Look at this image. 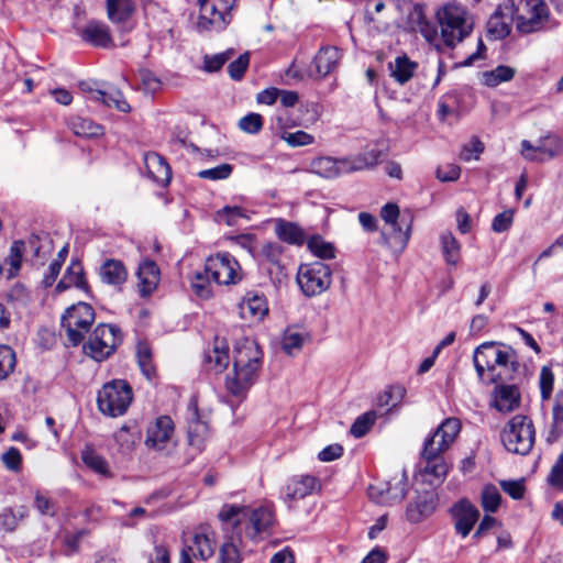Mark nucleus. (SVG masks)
<instances>
[{
	"mask_svg": "<svg viewBox=\"0 0 563 563\" xmlns=\"http://www.w3.org/2000/svg\"><path fill=\"white\" fill-rule=\"evenodd\" d=\"M263 352L253 339L236 342L233 351V372L225 379V388L239 400L245 399L247 391L256 382L262 367Z\"/></svg>",
	"mask_w": 563,
	"mask_h": 563,
	"instance_id": "f257e3e1",
	"label": "nucleus"
},
{
	"mask_svg": "<svg viewBox=\"0 0 563 563\" xmlns=\"http://www.w3.org/2000/svg\"><path fill=\"white\" fill-rule=\"evenodd\" d=\"M473 363L478 379L486 384L510 379L519 366L511 346L493 341L484 342L475 349Z\"/></svg>",
	"mask_w": 563,
	"mask_h": 563,
	"instance_id": "f03ea898",
	"label": "nucleus"
},
{
	"mask_svg": "<svg viewBox=\"0 0 563 563\" xmlns=\"http://www.w3.org/2000/svg\"><path fill=\"white\" fill-rule=\"evenodd\" d=\"M223 522L231 523L239 541H242V530L239 528L245 522V538L258 540L262 534H269L276 523L275 511L272 506L265 505L257 508L247 506L224 505L219 512Z\"/></svg>",
	"mask_w": 563,
	"mask_h": 563,
	"instance_id": "7ed1b4c3",
	"label": "nucleus"
},
{
	"mask_svg": "<svg viewBox=\"0 0 563 563\" xmlns=\"http://www.w3.org/2000/svg\"><path fill=\"white\" fill-rule=\"evenodd\" d=\"M460 431L461 421L453 417L446 418L435 429L433 434L424 441L422 451V461L424 463L422 471L424 474L437 479L445 477L449 466L442 454L452 445Z\"/></svg>",
	"mask_w": 563,
	"mask_h": 563,
	"instance_id": "20e7f679",
	"label": "nucleus"
},
{
	"mask_svg": "<svg viewBox=\"0 0 563 563\" xmlns=\"http://www.w3.org/2000/svg\"><path fill=\"white\" fill-rule=\"evenodd\" d=\"M443 42L454 47L471 34L474 27L473 16L459 4H446L438 12Z\"/></svg>",
	"mask_w": 563,
	"mask_h": 563,
	"instance_id": "39448f33",
	"label": "nucleus"
},
{
	"mask_svg": "<svg viewBox=\"0 0 563 563\" xmlns=\"http://www.w3.org/2000/svg\"><path fill=\"white\" fill-rule=\"evenodd\" d=\"M95 318V310L87 302L79 301L65 310L60 317V331L71 346L82 343Z\"/></svg>",
	"mask_w": 563,
	"mask_h": 563,
	"instance_id": "423d86ee",
	"label": "nucleus"
},
{
	"mask_svg": "<svg viewBox=\"0 0 563 563\" xmlns=\"http://www.w3.org/2000/svg\"><path fill=\"white\" fill-rule=\"evenodd\" d=\"M501 442L508 452L528 454L536 441V429L532 420L523 415L514 416L504 427Z\"/></svg>",
	"mask_w": 563,
	"mask_h": 563,
	"instance_id": "0eeeda50",
	"label": "nucleus"
},
{
	"mask_svg": "<svg viewBox=\"0 0 563 563\" xmlns=\"http://www.w3.org/2000/svg\"><path fill=\"white\" fill-rule=\"evenodd\" d=\"M133 399V391L128 382L113 379L106 383L97 395V406L108 417L123 416Z\"/></svg>",
	"mask_w": 563,
	"mask_h": 563,
	"instance_id": "6e6552de",
	"label": "nucleus"
},
{
	"mask_svg": "<svg viewBox=\"0 0 563 563\" xmlns=\"http://www.w3.org/2000/svg\"><path fill=\"white\" fill-rule=\"evenodd\" d=\"M380 217L389 225L388 232H382L383 243L393 252L401 253L409 242L412 220L406 222L402 218L399 222V207L393 202H388L382 208Z\"/></svg>",
	"mask_w": 563,
	"mask_h": 563,
	"instance_id": "1a4fd4ad",
	"label": "nucleus"
},
{
	"mask_svg": "<svg viewBox=\"0 0 563 563\" xmlns=\"http://www.w3.org/2000/svg\"><path fill=\"white\" fill-rule=\"evenodd\" d=\"M123 341V334L114 324H98L84 344L85 353L97 362H102L112 355Z\"/></svg>",
	"mask_w": 563,
	"mask_h": 563,
	"instance_id": "9d476101",
	"label": "nucleus"
},
{
	"mask_svg": "<svg viewBox=\"0 0 563 563\" xmlns=\"http://www.w3.org/2000/svg\"><path fill=\"white\" fill-rule=\"evenodd\" d=\"M197 4L199 7L197 30L199 32L222 31L232 20L235 0H205Z\"/></svg>",
	"mask_w": 563,
	"mask_h": 563,
	"instance_id": "9b49d317",
	"label": "nucleus"
},
{
	"mask_svg": "<svg viewBox=\"0 0 563 563\" xmlns=\"http://www.w3.org/2000/svg\"><path fill=\"white\" fill-rule=\"evenodd\" d=\"M516 27L520 33L529 34L556 26L550 19L543 0H525L515 15Z\"/></svg>",
	"mask_w": 563,
	"mask_h": 563,
	"instance_id": "f8f14e48",
	"label": "nucleus"
},
{
	"mask_svg": "<svg viewBox=\"0 0 563 563\" xmlns=\"http://www.w3.org/2000/svg\"><path fill=\"white\" fill-rule=\"evenodd\" d=\"M332 283V271L328 264L312 262L301 264L297 273V284L307 297L321 295Z\"/></svg>",
	"mask_w": 563,
	"mask_h": 563,
	"instance_id": "ddd939ff",
	"label": "nucleus"
},
{
	"mask_svg": "<svg viewBox=\"0 0 563 563\" xmlns=\"http://www.w3.org/2000/svg\"><path fill=\"white\" fill-rule=\"evenodd\" d=\"M205 273L218 285H232L242 279L239 262L228 252L209 256L205 264Z\"/></svg>",
	"mask_w": 563,
	"mask_h": 563,
	"instance_id": "4468645a",
	"label": "nucleus"
},
{
	"mask_svg": "<svg viewBox=\"0 0 563 563\" xmlns=\"http://www.w3.org/2000/svg\"><path fill=\"white\" fill-rule=\"evenodd\" d=\"M407 473L401 471L387 482L371 485L368 496L380 505L399 504L407 495Z\"/></svg>",
	"mask_w": 563,
	"mask_h": 563,
	"instance_id": "2eb2a0df",
	"label": "nucleus"
},
{
	"mask_svg": "<svg viewBox=\"0 0 563 563\" xmlns=\"http://www.w3.org/2000/svg\"><path fill=\"white\" fill-rule=\"evenodd\" d=\"M320 489L321 483L318 477L309 474L294 475L284 485L280 498L289 509H292L298 500Z\"/></svg>",
	"mask_w": 563,
	"mask_h": 563,
	"instance_id": "dca6fc26",
	"label": "nucleus"
},
{
	"mask_svg": "<svg viewBox=\"0 0 563 563\" xmlns=\"http://www.w3.org/2000/svg\"><path fill=\"white\" fill-rule=\"evenodd\" d=\"M174 422L168 416L158 417L146 430L145 445L158 452L169 451L175 446Z\"/></svg>",
	"mask_w": 563,
	"mask_h": 563,
	"instance_id": "f3484780",
	"label": "nucleus"
},
{
	"mask_svg": "<svg viewBox=\"0 0 563 563\" xmlns=\"http://www.w3.org/2000/svg\"><path fill=\"white\" fill-rule=\"evenodd\" d=\"M562 148V142L556 136H547L533 146L530 141L521 142V155L530 162L543 163L558 156Z\"/></svg>",
	"mask_w": 563,
	"mask_h": 563,
	"instance_id": "a211bd4d",
	"label": "nucleus"
},
{
	"mask_svg": "<svg viewBox=\"0 0 563 563\" xmlns=\"http://www.w3.org/2000/svg\"><path fill=\"white\" fill-rule=\"evenodd\" d=\"M454 529L462 538H466L479 519V510L467 499H462L451 508Z\"/></svg>",
	"mask_w": 563,
	"mask_h": 563,
	"instance_id": "6ab92c4d",
	"label": "nucleus"
},
{
	"mask_svg": "<svg viewBox=\"0 0 563 563\" xmlns=\"http://www.w3.org/2000/svg\"><path fill=\"white\" fill-rule=\"evenodd\" d=\"M512 2L498 5L487 21V32L494 40H501L510 32L511 22L515 21Z\"/></svg>",
	"mask_w": 563,
	"mask_h": 563,
	"instance_id": "aec40b11",
	"label": "nucleus"
},
{
	"mask_svg": "<svg viewBox=\"0 0 563 563\" xmlns=\"http://www.w3.org/2000/svg\"><path fill=\"white\" fill-rule=\"evenodd\" d=\"M188 409L191 416L187 429L188 445L194 449L196 453H200L205 448L209 428L207 422L200 420L196 402H190Z\"/></svg>",
	"mask_w": 563,
	"mask_h": 563,
	"instance_id": "412c9836",
	"label": "nucleus"
},
{
	"mask_svg": "<svg viewBox=\"0 0 563 563\" xmlns=\"http://www.w3.org/2000/svg\"><path fill=\"white\" fill-rule=\"evenodd\" d=\"M267 312L265 297L255 292H247L239 305L240 317L250 323L260 322Z\"/></svg>",
	"mask_w": 563,
	"mask_h": 563,
	"instance_id": "4be33fe9",
	"label": "nucleus"
},
{
	"mask_svg": "<svg viewBox=\"0 0 563 563\" xmlns=\"http://www.w3.org/2000/svg\"><path fill=\"white\" fill-rule=\"evenodd\" d=\"M342 58L341 51L335 46L321 47L316 54L312 66V75L317 78H324L332 73Z\"/></svg>",
	"mask_w": 563,
	"mask_h": 563,
	"instance_id": "5701e85b",
	"label": "nucleus"
},
{
	"mask_svg": "<svg viewBox=\"0 0 563 563\" xmlns=\"http://www.w3.org/2000/svg\"><path fill=\"white\" fill-rule=\"evenodd\" d=\"M80 88L84 91H89L92 93V99L102 102L104 106L111 108H115L121 112H130L131 107L125 100L123 93L114 88L108 87L106 89H96L93 90L88 82H80Z\"/></svg>",
	"mask_w": 563,
	"mask_h": 563,
	"instance_id": "b1692460",
	"label": "nucleus"
},
{
	"mask_svg": "<svg viewBox=\"0 0 563 563\" xmlns=\"http://www.w3.org/2000/svg\"><path fill=\"white\" fill-rule=\"evenodd\" d=\"M492 396V406L503 413L511 412L520 405V393L515 385H496Z\"/></svg>",
	"mask_w": 563,
	"mask_h": 563,
	"instance_id": "393cba45",
	"label": "nucleus"
},
{
	"mask_svg": "<svg viewBox=\"0 0 563 563\" xmlns=\"http://www.w3.org/2000/svg\"><path fill=\"white\" fill-rule=\"evenodd\" d=\"M159 278V268L154 261L146 260L142 262L137 268V287L141 297L151 295L156 289Z\"/></svg>",
	"mask_w": 563,
	"mask_h": 563,
	"instance_id": "a878e982",
	"label": "nucleus"
},
{
	"mask_svg": "<svg viewBox=\"0 0 563 563\" xmlns=\"http://www.w3.org/2000/svg\"><path fill=\"white\" fill-rule=\"evenodd\" d=\"M81 38L96 46L107 48L112 45L109 26L100 21H89L80 31Z\"/></svg>",
	"mask_w": 563,
	"mask_h": 563,
	"instance_id": "bb28decb",
	"label": "nucleus"
},
{
	"mask_svg": "<svg viewBox=\"0 0 563 563\" xmlns=\"http://www.w3.org/2000/svg\"><path fill=\"white\" fill-rule=\"evenodd\" d=\"M144 163L147 175L151 179L161 186H166L169 184L172 178V170L168 163L162 155L155 152L146 153L144 156Z\"/></svg>",
	"mask_w": 563,
	"mask_h": 563,
	"instance_id": "cd10ccee",
	"label": "nucleus"
},
{
	"mask_svg": "<svg viewBox=\"0 0 563 563\" xmlns=\"http://www.w3.org/2000/svg\"><path fill=\"white\" fill-rule=\"evenodd\" d=\"M347 158L317 157L310 163L311 172L323 178H335L347 172Z\"/></svg>",
	"mask_w": 563,
	"mask_h": 563,
	"instance_id": "c85d7f7f",
	"label": "nucleus"
},
{
	"mask_svg": "<svg viewBox=\"0 0 563 563\" xmlns=\"http://www.w3.org/2000/svg\"><path fill=\"white\" fill-rule=\"evenodd\" d=\"M230 362L229 347L224 341L216 340L212 349L205 352L203 363L209 371L223 372Z\"/></svg>",
	"mask_w": 563,
	"mask_h": 563,
	"instance_id": "c756f323",
	"label": "nucleus"
},
{
	"mask_svg": "<svg viewBox=\"0 0 563 563\" xmlns=\"http://www.w3.org/2000/svg\"><path fill=\"white\" fill-rule=\"evenodd\" d=\"M102 283L120 287L128 279V271L124 264L114 258H109L103 262L99 271Z\"/></svg>",
	"mask_w": 563,
	"mask_h": 563,
	"instance_id": "7c9ffc66",
	"label": "nucleus"
},
{
	"mask_svg": "<svg viewBox=\"0 0 563 563\" xmlns=\"http://www.w3.org/2000/svg\"><path fill=\"white\" fill-rule=\"evenodd\" d=\"M70 287H76L80 290H88V284L85 278L84 267L77 260L71 261L66 269L65 275L56 286L57 291H64Z\"/></svg>",
	"mask_w": 563,
	"mask_h": 563,
	"instance_id": "2f4dec72",
	"label": "nucleus"
},
{
	"mask_svg": "<svg viewBox=\"0 0 563 563\" xmlns=\"http://www.w3.org/2000/svg\"><path fill=\"white\" fill-rule=\"evenodd\" d=\"M135 11L132 0H107V14L114 24H125Z\"/></svg>",
	"mask_w": 563,
	"mask_h": 563,
	"instance_id": "473e14b6",
	"label": "nucleus"
},
{
	"mask_svg": "<svg viewBox=\"0 0 563 563\" xmlns=\"http://www.w3.org/2000/svg\"><path fill=\"white\" fill-rule=\"evenodd\" d=\"M434 508L435 503L433 498L428 495H421L407 506L406 516L410 522L418 523L430 516Z\"/></svg>",
	"mask_w": 563,
	"mask_h": 563,
	"instance_id": "72a5a7b5",
	"label": "nucleus"
},
{
	"mask_svg": "<svg viewBox=\"0 0 563 563\" xmlns=\"http://www.w3.org/2000/svg\"><path fill=\"white\" fill-rule=\"evenodd\" d=\"M275 233L279 240L288 244L301 245L306 240V234L298 224L283 219L276 220Z\"/></svg>",
	"mask_w": 563,
	"mask_h": 563,
	"instance_id": "f704fd0d",
	"label": "nucleus"
},
{
	"mask_svg": "<svg viewBox=\"0 0 563 563\" xmlns=\"http://www.w3.org/2000/svg\"><path fill=\"white\" fill-rule=\"evenodd\" d=\"M418 64L412 62L407 55L397 56L393 63H389L390 76L400 85L408 82Z\"/></svg>",
	"mask_w": 563,
	"mask_h": 563,
	"instance_id": "c9c22d12",
	"label": "nucleus"
},
{
	"mask_svg": "<svg viewBox=\"0 0 563 563\" xmlns=\"http://www.w3.org/2000/svg\"><path fill=\"white\" fill-rule=\"evenodd\" d=\"M183 549H190V555L202 561L208 560L214 553L212 541L202 533H196L190 540H187Z\"/></svg>",
	"mask_w": 563,
	"mask_h": 563,
	"instance_id": "e433bc0d",
	"label": "nucleus"
},
{
	"mask_svg": "<svg viewBox=\"0 0 563 563\" xmlns=\"http://www.w3.org/2000/svg\"><path fill=\"white\" fill-rule=\"evenodd\" d=\"M67 124L78 136L97 137L103 134V128L87 118L71 117Z\"/></svg>",
	"mask_w": 563,
	"mask_h": 563,
	"instance_id": "4c0bfd02",
	"label": "nucleus"
},
{
	"mask_svg": "<svg viewBox=\"0 0 563 563\" xmlns=\"http://www.w3.org/2000/svg\"><path fill=\"white\" fill-rule=\"evenodd\" d=\"M81 460L85 465L95 473L110 477L111 471L107 460L98 454L91 446H86L81 452Z\"/></svg>",
	"mask_w": 563,
	"mask_h": 563,
	"instance_id": "58836bf2",
	"label": "nucleus"
},
{
	"mask_svg": "<svg viewBox=\"0 0 563 563\" xmlns=\"http://www.w3.org/2000/svg\"><path fill=\"white\" fill-rule=\"evenodd\" d=\"M442 254L446 264L456 265L460 261L461 244L452 232H443L440 236Z\"/></svg>",
	"mask_w": 563,
	"mask_h": 563,
	"instance_id": "ea45409f",
	"label": "nucleus"
},
{
	"mask_svg": "<svg viewBox=\"0 0 563 563\" xmlns=\"http://www.w3.org/2000/svg\"><path fill=\"white\" fill-rule=\"evenodd\" d=\"M25 252L26 244L24 241L19 240L12 243L8 256L4 258V262L9 265L8 278H13L19 274Z\"/></svg>",
	"mask_w": 563,
	"mask_h": 563,
	"instance_id": "a19ab883",
	"label": "nucleus"
},
{
	"mask_svg": "<svg viewBox=\"0 0 563 563\" xmlns=\"http://www.w3.org/2000/svg\"><path fill=\"white\" fill-rule=\"evenodd\" d=\"M380 157V152L378 150H369L364 153H361L353 158H347V172H357L364 170L367 168L374 167Z\"/></svg>",
	"mask_w": 563,
	"mask_h": 563,
	"instance_id": "79ce46f5",
	"label": "nucleus"
},
{
	"mask_svg": "<svg viewBox=\"0 0 563 563\" xmlns=\"http://www.w3.org/2000/svg\"><path fill=\"white\" fill-rule=\"evenodd\" d=\"M516 70L506 65H499L496 68L483 74V82L487 87H496L503 82L510 81L515 77Z\"/></svg>",
	"mask_w": 563,
	"mask_h": 563,
	"instance_id": "37998d69",
	"label": "nucleus"
},
{
	"mask_svg": "<svg viewBox=\"0 0 563 563\" xmlns=\"http://www.w3.org/2000/svg\"><path fill=\"white\" fill-rule=\"evenodd\" d=\"M309 251L322 260H332L335 257V247L331 242L325 241L320 235H313L307 241Z\"/></svg>",
	"mask_w": 563,
	"mask_h": 563,
	"instance_id": "c03bdc74",
	"label": "nucleus"
},
{
	"mask_svg": "<svg viewBox=\"0 0 563 563\" xmlns=\"http://www.w3.org/2000/svg\"><path fill=\"white\" fill-rule=\"evenodd\" d=\"M27 517V509L20 507L18 509L7 508L0 512V527L7 532H13L21 520Z\"/></svg>",
	"mask_w": 563,
	"mask_h": 563,
	"instance_id": "a18cd8bd",
	"label": "nucleus"
},
{
	"mask_svg": "<svg viewBox=\"0 0 563 563\" xmlns=\"http://www.w3.org/2000/svg\"><path fill=\"white\" fill-rule=\"evenodd\" d=\"M501 503V495L498 488L493 484H487L481 493V505L486 512L494 514L498 510Z\"/></svg>",
	"mask_w": 563,
	"mask_h": 563,
	"instance_id": "49530a36",
	"label": "nucleus"
},
{
	"mask_svg": "<svg viewBox=\"0 0 563 563\" xmlns=\"http://www.w3.org/2000/svg\"><path fill=\"white\" fill-rule=\"evenodd\" d=\"M308 339H309V336L307 334L288 329L284 333V338H283V342H282L283 350L288 355H294L301 350L303 343Z\"/></svg>",
	"mask_w": 563,
	"mask_h": 563,
	"instance_id": "de8ad7c7",
	"label": "nucleus"
},
{
	"mask_svg": "<svg viewBox=\"0 0 563 563\" xmlns=\"http://www.w3.org/2000/svg\"><path fill=\"white\" fill-rule=\"evenodd\" d=\"M16 364L15 352L8 345H0V382L7 379Z\"/></svg>",
	"mask_w": 563,
	"mask_h": 563,
	"instance_id": "09e8293b",
	"label": "nucleus"
},
{
	"mask_svg": "<svg viewBox=\"0 0 563 563\" xmlns=\"http://www.w3.org/2000/svg\"><path fill=\"white\" fill-rule=\"evenodd\" d=\"M211 277L208 276L205 271L196 272L191 279V288L197 297L201 299H209L212 296L210 283Z\"/></svg>",
	"mask_w": 563,
	"mask_h": 563,
	"instance_id": "8fccbe9b",
	"label": "nucleus"
},
{
	"mask_svg": "<svg viewBox=\"0 0 563 563\" xmlns=\"http://www.w3.org/2000/svg\"><path fill=\"white\" fill-rule=\"evenodd\" d=\"M375 411H367L358 416L351 427V434L355 438L364 437L372 428L376 420Z\"/></svg>",
	"mask_w": 563,
	"mask_h": 563,
	"instance_id": "3c124183",
	"label": "nucleus"
},
{
	"mask_svg": "<svg viewBox=\"0 0 563 563\" xmlns=\"http://www.w3.org/2000/svg\"><path fill=\"white\" fill-rule=\"evenodd\" d=\"M553 386H554V374L550 366L544 365L541 367L540 375H539V388H540V395L541 399L550 400L553 393Z\"/></svg>",
	"mask_w": 563,
	"mask_h": 563,
	"instance_id": "603ef678",
	"label": "nucleus"
},
{
	"mask_svg": "<svg viewBox=\"0 0 563 563\" xmlns=\"http://www.w3.org/2000/svg\"><path fill=\"white\" fill-rule=\"evenodd\" d=\"M280 139L290 147L307 146L314 142V136L302 130L296 132L284 131L280 133Z\"/></svg>",
	"mask_w": 563,
	"mask_h": 563,
	"instance_id": "864d4df0",
	"label": "nucleus"
},
{
	"mask_svg": "<svg viewBox=\"0 0 563 563\" xmlns=\"http://www.w3.org/2000/svg\"><path fill=\"white\" fill-rule=\"evenodd\" d=\"M233 172V166L228 163H223L212 168L202 169L198 173V177L209 180H223L228 179Z\"/></svg>",
	"mask_w": 563,
	"mask_h": 563,
	"instance_id": "5fc2aeb1",
	"label": "nucleus"
},
{
	"mask_svg": "<svg viewBox=\"0 0 563 563\" xmlns=\"http://www.w3.org/2000/svg\"><path fill=\"white\" fill-rule=\"evenodd\" d=\"M232 55L233 51L228 49L212 56H205L203 69L208 73L218 71L232 57Z\"/></svg>",
	"mask_w": 563,
	"mask_h": 563,
	"instance_id": "6e6d98bb",
	"label": "nucleus"
},
{
	"mask_svg": "<svg viewBox=\"0 0 563 563\" xmlns=\"http://www.w3.org/2000/svg\"><path fill=\"white\" fill-rule=\"evenodd\" d=\"M250 55L244 53L228 66V73L233 80H241L249 67Z\"/></svg>",
	"mask_w": 563,
	"mask_h": 563,
	"instance_id": "4d7b16f0",
	"label": "nucleus"
},
{
	"mask_svg": "<svg viewBox=\"0 0 563 563\" xmlns=\"http://www.w3.org/2000/svg\"><path fill=\"white\" fill-rule=\"evenodd\" d=\"M405 388L401 386L389 387L383 395L377 399L379 406L395 407L405 396Z\"/></svg>",
	"mask_w": 563,
	"mask_h": 563,
	"instance_id": "13d9d810",
	"label": "nucleus"
},
{
	"mask_svg": "<svg viewBox=\"0 0 563 563\" xmlns=\"http://www.w3.org/2000/svg\"><path fill=\"white\" fill-rule=\"evenodd\" d=\"M515 211L507 209L495 216L492 222V230L496 233H503L510 229L514 222Z\"/></svg>",
	"mask_w": 563,
	"mask_h": 563,
	"instance_id": "bf43d9fd",
	"label": "nucleus"
},
{
	"mask_svg": "<svg viewBox=\"0 0 563 563\" xmlns=\"http://www.w3.org/2000/svg\"><path fill=\"white\" fill-rule=\"evenodd\" d=\"M243 217V210L240 207L227 206L217 211L216 219L218 222H224L227 225H235L239 218Z\"/></svg>",
	"mask_w": 563,
	"mask_h": 563,
	"instance_id": "052dcab7",
	"label": "nucleus"
},
{
	"mask_svg": "<svg viewBox=\"0 0 563 563\" xmlns=\"http://www.w3.org/2000/svg\"><path fill=\"white\" fill-rule=\"evenodd\" d=\"M218 563H241L240 552L232 541L225 542L221 545L218 555Z\"/></svg>",
	"mask_w": 563,
	"mask_h": 563,
	"instance_id": "680f3d73",
	"label": "nucleus"
},
{
	"mask_svg": "<svg viewBox=\"0 0 563 563\" xmlns=\"http://www.w3.org/2000/svg\"><path fill=\"white\" fill-rule=\"evenodd\" d=\"M239 126L246 133L256 134L263 126L262 115L258 113H249L239 121Z\"/></svg>",
	"mask_w": 563,
	"mask_h": 563,
	"instance_id": "e2e57ef3",
	"label": "nucleus"
},
{
	"mask_svg": "<svg viewBox=\"0 0 563 563\" xmlns=\"http://www.w3.org/2000/svg\"><path fill=\"white\" fill-rule=\"evenodd\" d=\"M548 484L559 490H563V452L553 464L549 475Z\"/></svg>",
	"mask_w": 563,
	"mask_h": 563,
	"instance_id": "0e129e2a",
	"label": "nucleus"
},
{
	"mask_svg": "<svg viewBox=\"0 0 563 563\" xmlns=\"http://www.w3.org/2000/svg\"><path fill=\"white\" fill-rule=\"evenodd\" d=\"M483 151H484L483 142L477 137H473L468 144L463 146L461 154H460V158L464 162H470L472 159H478V157L483 153Z\"/></svg>",
	"mask_w": 563,
	"mask_h": 563,
	"instance_id": "69168bd1",
	"label": "nucleus"
},
{
	"mask_svg": "<svg viewBox=\"0 0 563 563\" xmlns=\"http://www.w3.org/2000/svg\"><path fill=\"white\" fill-rule=\"evenodd\" d=\"M499 485L501 489L508 494L512 499L519 500L525 496L526 487L525 481H500Z\"/></svg>",
	"mask_w": 563,
	"mask_h": 563,
	"instance_id": "338daca9",
	"label": "nucleus"
},
{
	"mask_svg": "<svg viewBox=\"0 0 563 563\" xmlns=\"http://www.w3.org/2000/svg\"><path fill=\"white\" fill-rule=\"evenodd\" d=\"M1 460L8 470L13 471V472L20 471L21 463H22V455H21V452L16 448L11 446L9 450H7L2 454Z\"/></svg>",
	"mask_w": 563,
	"mask_h": 563,
	"instance_id": "774afa93",
	"label": "nucleus"
}]
</instances>
